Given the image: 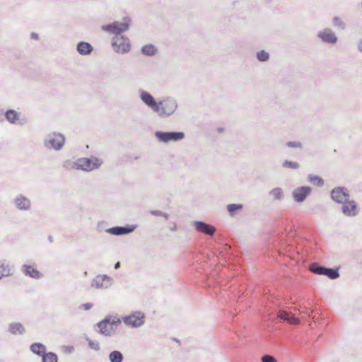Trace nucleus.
<instances>
[{"label": "nucleus", "instance_id": "1", "mask_svg": "<svg viewBox=\"0 0 362 362\" xmlns=\"http://www.w3.org/2000/svg\"><path fill=\"white\" fill-rule=\"evenodd\" d=\"M139 93L140 100L160 118H167L172 116L177 109V103L176 100L172 97H165L157 101L155 98L146 90L141 89Z\"/></svg>", "mask_w": 362, "mask_h": 362}, {"label": "nucleus", "instance_id": "2", "mask_svg": "<svg viewBox=\"0 0 362 362\" xmlns=\"http://www.w3.org/2000/svg\"><path fill=\"white\" fill-rule=\"evenodd\" d=\"M102 164V160L91 156L90 158H80L74 162L67 160L65 162L64 167L89 172L99 168Z\"/></svg>", "mask_w": 362, "mask_h": 362}, {"label": "nucleus", "instance_id": "3", "mask_svg": "<svg viewBox=\"0 0 362 362\" xmlns=\"http://www.w3.org/2000/svg\"><path fill=\"white\" fill-rule=\"evenodd\" d=\"M131 22V18L125 16L123 18L122 22L115 21L111 23L102 25L101 29L105 32L115 34V36L122 35V33L129 30Z\"/></svg>", "mask_w": 362, "mask_h": 362}, {"label": "nucleus", "instance_id": "4", "mask_svg": "<svg viewBox=\"0 0 362 362\" xmlns=\"http://www.w3.org/2000/svg\"><path fill=\"white\" fill-rule=\"evenodd\" d=\"M309 270L317 275L325 276L332 280L339 277V267H327L319 264L317 262H313L309 265Z\"/></svg>", "mask_w": 362, "mask_h": 362}, {"label": "nucleus", "instance_id": "5", "mask_svg": "<svg viewBox=\"0 0 362 362\" xmlns=\"http://www.w3.org/2000/svg\"><path fill=\"white\" fill-rule=\"evenodd\" d=\"M156 139L163 144H168L169 142H177L182 141L185 137V134L183 132H163L156 131L154 133Z\"/></svg>", "mask_w": 362, "mask_h": 362}, {"label": "nucleus", "instance_id": "6", "mask_svg": "<svg viewBox=\"0 0 362 362\" xmlns=\"http://www.w3.org/2000/svg\"><path fill=\"white\" fill-rule=\"evenodd\" d=\"M65 136L59 132H53L47 135V147L60 151L65 144Z\"/></svg>", "mask_w": 362, "mask_h": 362}, {"label": "nucleus", "instance_id": "7", "mask_svg": "<svg viewBox=\"0 0 362 362\" xmlns=\"http://www.w3.org/2000/svg\"><path fill=\"white\" fill-rule=\"evenodd\" d=\"M114 50L117 53L126 54L130 51L129 39L124 35L115 36L111 42Z\"/></svg>", "mask_w": 362, "mask_h": 362}, {"label": "nucleus", "instance_id": "8", "mask_svg": "<svg viewBox=\"0 0 362 362\" xmlns=\"http://www.w3.org/2000/svg\"><path fill=\"white\" fill-rule=\"evenodd\" d=\"M145 314L141 311L133 312L131 315L124 316L122 320L124 324L130 327L137 328L145 322Z\"/></svg>", "mask_w": 362, "mask_h": 362}, {"label": "nucleus", "instance_id": "9", "mask_svg": "<svg viewBox=\"0 0 362 362\" xmlns=\"http://www.w3.org/2000/svg\"><path fill=\"white\" fill-rule=\"evenodd\" d=\"M350 197L349 192L348 189L345 187L339 186L334 187L330 191V198L331 199L337 203V204H343L346 202V199H349Z\"/></svg>", "mask_w": 362, "mask_h": 362}, {"label": "nucleus", "instance_id": "10", "mask_svg": "<svg viewBox=\"0 0 362 362\" xmlns=\"http://www.w3.org/2000/svg\"><path fill=\"white\" fill-rule=\"evenodd\" d=\"M341 211L347 217L356 216L359 213L356 202L352 199H346V202L342 204Z\"/></svg>", "mask_w": 362, "mask_h": 362}, {"label": "nucleus", "instance_id": "11", "mask_svg": "<svg viewBox=\"0 0 362 362\" xmlns=\"http://www.w3.org/2000/svg\"><path fill=\"white\" fill-rule=\"evenodd\" d=\"M311 192L312 188L310 186H300L292 192V197L296 203H302L310 195Z\"/></svg>", "mask_w": 362, "mask_h": 362}, {"label": "nucleus", "instance_id": "12", "mask_svg": "<svg viewBox=\"0 0 362 362\" xmlns=\"http://www.w3.org/2000/svg\"><path fill=\"white\" fill-rule=\"evenodd\" d=\"M136 227L137 226L135 224H132V225L127 224V225H125L123 226H113V227L107 228L106 230V232L107 233H110L113 235H117V236L124 235H128V234L134 232L135 230V229L136 228Z\"/></svg>", "mask_w": 362, "mask_h": 362}, {"label": "nucleus", "instance_id": "13", "mask_svg": "<svg viewBox=\"0 0 362 362\" xmlns=\"http://www.w3.org/2000/svg\"><path fill=\"white\" fill-rule=\"evenodd\" d=\"M317 37L326 44L335 45L338 41V37L330 28H325L317 33Z\"/></svg>", "mask_w": 362, "mask_h": 362}, {"label": "nucleus", "instance_id": "14", "mask_svg": "<svg viewBox=\"0 0 362 362\" xmlns=\"http://www.w3.org/2000/svg\"><path fill=\"white\" fill-rule=\"evenodd\" d=\"M193 226L198 233L207 235H213L216 231V228L213 225L202 221H194Z\"/></svg>", "mask_w": 362, "mask_h": 362}, {"label": "nucleus", "instance_id": "15", "mask_svg": "<svg viewBox=\"0 0 362 362\" xmlns=\"http://www.w3.org/2000/svg\"><path fill=\"white\" fill-rule=\"evenodd\" d=\"M113 282V279L111 276L103 274L98 275L91 282V286L97 288H107Z\"/></svg>", "mask_w": 362, "mask_h": 362}, {"label": "nucleus", "instance_id": "16", "mask_svg": "<svg viewBox=\"0 0 362 362\" xmlns=\"http://www.w3.org/2000/svg\"><path fill=\"white\" fill-rule=\"evenodd\" d=\"M15 206L21 211H28L31 208L30 199L23 194H18L13 201Z\"/></svg>", "mask_w": 362, "mask_h": 362}, {"label": "nucleus", "instance_id": "17", "mask_svg": "<svg viewBox=\"0 0 362 362\" xmlns=\"http://www.w3.org/2000/svg\"><path fill=\"white\" fill-rule=\"evenodd\" d=\"M13 267L6 259H0V280L13 275Z\"/></svg>", "mask_w": 362, "mask_h": 362}, {"label": "nucleus", "instance_id": "18", "mask_svg": "<svg viewBox=\"0 0 362 362\" xmlns=\"http://www.w3.org/2000/svg\"><path fill=\"white\" fill-rule=\"evenodd\" d=\"M21 271L25 276L35 279L42 276V274L37 269L30 264H23L21 267Z\"/></svg>", "mask_w": 362, "mask_h": 362}, {"label": "nucleus", "instance_id": "19", "mask_svg": "<svg viewBox=\"0 0 362 362\" xmlns=\"http://www.w3.org/2000/svg\"><path fill=\"white\" fill-rule=\"evenodd\" d=\"M76 51L81 55H89L93 51L92 45L88 42L80 41L76 45Z\"/></svg>", "mask_w": 362, "mask_h": 362}, {"label": "nucleus", "instance_id": "20", "mask_svg": "<svg viewBox=\"0 0 362 362\" xmlns=\"http://www.w3.org/2000/svg\"><path fill=\"white\" fill-rule=\"evenodd\" d=\"M20 113L13 109H8L4 112L3 117L6 119L9 123L16 124L19 119Z\"/></svg>", "mask_w": 362, "mask_h": 362}, {"label": "nucleus", "instance_id": "21", "mask_svg": "<svg viewBox=\"0 0 362 362\" xmlns=\"http://www.w3.org/2000/svg\"><path fill=\"white\" fill-rule=\"evenodd\" d=\"M8 331L13 335H22L25 332V328L21 322H11L8 325Z\"/></svg>", "mask_w": 362, "mask_h": 362}, {"label": "nucleus", "instance_id": "22", "mask_svg": "<svg viewBox=\"0 0 362 362\" xmlns=\"http://www.w3.org/2000/svg\"><path fill=\"white\" fill-rule=\"evenodd\" d=\"M30 350L35 355L40 356L45 353V345L42 343L35 342L30 346Z\"/></svg>", "mask_w": 362, "mask_h": 362}, {"label": "nucleus", "instance_id": "23", "mask_svg": "<svg viewBox=\"0 0 362 362\" xmlns=\"http://www.w3.org/2000/svg\"><path fill=\"white\" fill-rule=\"evenodd\" d=\"M158 49L153 44H147L144 45L141 49V52L147 57H153L156 54Z\"/></svg>", "mask_w": 362, "mask_h": 362}, {"label": "nucleus", "instance_id": "24", "mask_svg": "<svg viewBox=\"0 0 362 362\" xmlns=\"http://www.w3.org/2000/svg\"><path fill=\"white\" fill-rule=\"evenodd\" d=\"M227 211L231 217H234L243 209V204H229L226 206Z\"/></svg>", "mask_w": 362, "mask_h": 362}, {"label": "nucleus", "instance_id": "25", "mask_svg": "<svg viewBox=\"0 0 362 362\" xmlns=\"http://www.w3.org/2000/svg\"><path fill=\"white\" fill-rule=\"evenodd\" d=\"M95 327H98V332L104 337H111L114 333V329L110 327L107 329V325H100L99 322L95 325Z\"/></svg>", "mask_w": 362, "mask_h": 362}, {"label": "nucleus", "instance_id": "26", "mask_svg": "<svg viewBox=\"0 0 362 362\" xmlns=\"http://www.w3.org/2000/svg\"><path fill=\"white\" fill-rule=\"evenodd\" d=\"M110 362H123L124 356L120 351L114 350L109 354Z\"/></svg>", "mask_w": 362, "mask_h": 362}, {"label": "nucleus", "instance_id": "27", "mask_svg": "<svg viewBox=\"0 0 362 362\" xmlns=\"http://www.w3.org/2000/svg\"><path fill=\"white\" fill-rule=\"evenodd\" d=\"M308 180L317 187H322L324 185V180L319 175L309 174L308 175Z\"/></svg>", "mask_w": 362, "mask_h": 362}, {"label": "nucleus", "instance_id": "28", "mask_svg": "<svg viewBox=\"0 0 362 362\" xmlns=\"http://www.w3.org/2000/svg\"><path fill=\"white\" fill-rule=\"evenodd\" d=\"M269 194L273 197L274 200H282L284 198L283 190L280 187H275L269 192Z\"/></svg>", "mask_w": 362, "mask_h": 362}, {"label": "nucleus", "instance_id": "29", "mask_svg": "<svg viewBox=\"0 0 362 362\" xmlns=\"http://www.w3.org/2000/svg\"><path fill=\"white\" fill-rule=\"evenodd\" d=\"M256 57L260 62H265L269 59V54L265 50H260L257 52Z\"/></svg>", "mask_w": 362, "mask_h": 362}, {"label": "nucleus", "instance_id": "30", "mask_svg": "<svg viewBox=\"0 0 362 362\" xmlns=\"http://www.w3.org/2000/svg\"><path fill=\"white\" fill-rule=\"evenodd\" d=\"M282 166L284 168L298 169L300 167V164L296 161L285 160L282 163Z\"/></svg>", "mask_w": 362, "mask_h": 362}, {"label": "nucleus", "instance_id": "31", "mask_svg": "<svg viewBox=\"0 0 362 362\" xmlns=\"http://www.w3.org/2000/svg\"><path fill=\"white\" fill-rule=\"evenodd\" d=\"M86 340L88 342V347L95 351H98L100 349V344L98 341H93L88 337H86Z\"/></svg>", "mask_w": 362, "mask_h": 362}, {"label": "nucleus", "instance_id": "32", "mask_svg": "<svg viewBox=\"0 0 362 362\" xmlns=\"http://www.w3.org/2000/svg\"><path fill=\"white\" fill-rule=\"evenodd\" d=\"M332 23L334 26L338 27L339 28L344 30L345 29V23L341 21V19L338 16H334L332 19Z\"/></svg>", "mask_w": 362, "mask_h": 362}, {"label": "nucleus", "instance_id": "33", "mask_svg": "<svg viewBox=\"0 0 362 362\" xmlns=\"http://www.w3.org/2000/svg\"><path fill=\"white\" fill-rule=\"evenodd\" d=\"M150 214L151 215L156 216H162L163 217L166 221L169 218V215L163 211H159V210H151Z\"/></svg>", "mask_w": 362, "mask_h": 362}, {"label": "nucleus", "instance_id": "34", "mask_svg": "<svg viewBox=\"0 0 362 362\" xmlns=\"http://www.w3.org/2000/svg\"><path fill=\"white\" fill-rule=\"evenodd\" d=\"M47 362H58L57 355L52 351H47Z\"/></svg>", "mask_w": 362, "mask_h": 362}, {"label": "nucleus", "instance_id": "35", "mask_svg": "<svg viewBox=\"0 0 362 362\" xmlns=\"http://www.w3.org/2000/svg\"><path fill=\"white\" fill-rule=\"evenodd\" d=\"M262 362H277L275 357L269 354H264L261 357Z\"/></svg>", "mask_w": 362, "mask_h": 362}, {"label": "nucleus", "instance_id": "36", "mask_svg": "<svg viewBox=\"0 0 362 362\" xmlns=\"http://www.w3.org/2000/svg\"><path fill=\"white\" fill-rule=\"evenodd\" d=\"M122 323V320L116 317V316H114L111 317V322H110V327L113 328V327H118L119 325H120Z\"/></svg>", "mask_w": 362, "mask_h": 362}, {"label": "nucleus", "instance_id": "37", "mask_svg": "<svg viewBox=\"0 0 362 362\" xmlns=\"http://www.w3.org/2000/svg\"><path fill=\"white\" fill-rule=\"evenodd\" d=\"M286 145L290 148H301L303 147L302 144L299 141H288Z\"/></svg>", "mask_w": 362, "mask_h": 362}, {"label": "nucleus", "instance_id": "38", "mask_svg": "<svg viewBox=\"0 0 362 362\" xmlns=\"http://www.w3.org/2000/svg\"><path fill=\"white\" fill-rule=\"evenodd\" d=\"M111 317H112V315H107L104 319L99 321V325H110Z\"/></svg>", "mask_w": 362, "mask_h": 362}, {"label": "nucleus", "instance_id": "39", "mask_svg": "<svg viewBox=\"0 0 362 362\" xmlns=\"http://www.w3.org/2000/svg\"><path fill=\"white\" fill-rule=\"evenodd\" d=\"M93 306V304L91 303H83L80 305V308L83 309L84 310H88L91 309Z\"/></svg>", "mask_w": 362, "mask_h": 362}, {"label": "nucleus", "instance_id": "40", "mask_svg": "<svg viewBox=\"0 0 362 362\" xmlns=\"http://www.w3.org/2000/svg\"><path fill=\"white\" fill-rule=\"evenodd\" d=\"M27 122H28V119L26 117H22V118L19 117L18 120L17 121V124L21 126L25 125V124H27Z\"/></svg>", "mask_w": 362, "mask_h": 362}, {"label": "nucleus", "instance_id": "41", "mask_svg": "<svg viewBox=\"0 0 362 362\" xmlns=\"http://www.w3.org/2000/svg\"><path fill=\"white\" fill-rule=\"evenodd\" d=\"M74 348L72 346H65V352L67 354H71L74 351Z\"/></svg>", "mask_w": 362, "mask_h": 362}, {"label": "nucleus", "instance_id": "42", "mask_svg": "<svg viewBox=\"0 0 362 362\" xmlns=\"http://www.w3.org/2000/svg\"><path fill=\"white\" fill-rule=\"evenodd\" d=\"M30 38L32 40H39V35L37 33L32 32L30 33Z\"/></svg>", "mask_w": 362, "mask_h": 362}, {"label": "nucleus", "instance_id": "43", "mask_svg": "<svg viewBox=\"0 0 362 362\" xmlns=\"http://www.w3.org/2000/svg\"><path fill=\"white\" fill-rule=\"evenodd\" d=\"M357 49L358 52L362 53V38L358 42Z\"/></svg>", "mask_w": 362, "mask_h": 362}, {"label": "nucleus", "instance_id": "44", "mask_svg": "<svg viewBox=\"0 0 362 362\" xmlns=\"http://www.w3.org/2000/svg\"><path fill=\"white\" fill-rule=\"evenodd\" d=\"M3 115H4V110L0 108V123L3 122L4 121Z\"/></svg>", "mask_w": 362, "mask_h": 362}, {"label": "nucleus", "instance_id": "45", "mask_svg": "<svg viewBox=\"0 0 362 362\" xmlns=\"http://www.w3.org/2000/svg\"><path fill=\"white\" fill-rule=\"evenodd\" d=\"M120 266H121L120 262H117L115 264L114 267L115 269H117L120 268Z\"/></svg>", "mask_w": 362, "mask_h": 362}, {"label": "nucleus", "instance_id": "46", "mask_svg": "<svg viewBox=\"0 0 362 362\" xmlns=\"http://www.w3.org/2000/svg\"><path fill=\"white\" fill-rule=\"evenodd\" d=\"M177 227L176 225H174L173 227L170 228L171 231H175V230H177Z\"/></svg>", "mask_w": 362, "mask_h": 362}, {"label": "nucleus", "instance_id": "47", "mask_svg": "<svg viewBox=\"0 0 362 362\" xmlns=\"http://www.w3.org/2000/svg\"><path fill=\"white\" fill-rule=\"evenodd\" d=\"M40 356L42 358V362H46V361H45V354H42Z\"/></svg>", "mask_w": 362, "mask_h": 362}, {"label": "nucleus", "instance_id": "48", "mask_svg": "<svg viewBox=\"0 0 362 362\" xmlns=\"http://www.w3.org/2000/svg\"><path fill=\"white\" fill-rule=\"evenodd\" d=\"M281 317L283 318L284 320H289L287 314H285L284 316H281Z\"/></svg>", "mask_w": 362, "mask_h": 362}, {"label": "nucleus", "instance_id": "49", "mask_svg": "<svg viewBox=\"0 0 362 362\" xmlns=\"http://www.w3.org/2000/svg\"><path fill=\"white\" fill-rule=\"evenodd\" d=\"M48 240L50 242V243H53V237L52 235H49L48 236Z\"/></svg>", "mask_w": 362, "mask_h": 362}, {"label": "nucleus", "instance_id": "50", "mask_svg": "<svg viewBox=\"0 0 362 362\" xmlns=\"http://www.w3.org/2000/svg\"><path fill=\"white\" fill-rule=\"evenodd\" d=\"M224 130V129L223 127H218L217 131L218 132L221 133V132H223Z\"/></svg>", "mask_w": 362, "mask_h": 362}, {"label": "nucleus", "instance_id": "51", "mask_svg": "<svg viewBox=\"0 0 362 362\" xmlns=\"http://www.w3.org/2000/svg\"><path fill=\"white\" fill-rule=\"evenodd\" d=\"M140 158V156H136L133 158L134 160H138Z\"/></svg>", "mask_w": 362, "mask_h": 362}, {"label": "nucleus", "instance_id": "52", "mask_svg": "<svg viewBox=\"0 0 362 362\" xmlns=\"http://www.w3.org/2000/svg\"><path fill=\"white\" fill-rule=\"evenodd\" d=\"M266 1H267V2H270V1H271V0H266Z\"/></svg>", "mask_w": 362, "mask_h": 362}]
</instances>
